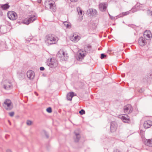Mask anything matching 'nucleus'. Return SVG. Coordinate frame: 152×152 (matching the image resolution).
<instances>
[{
    "mask_svg": "<svg viewBox=\"0 0 152 152\" xmlns=\"http://www.w3.org/2000/svg\"><path fill=\"white\" fill-rule=\"evenodd\" d=\"M58 40V38L56 36L49 34L46 36L45 41L46 44L48 45H49L56 44Z\"/></svg>",
    "mask_w": 152,
    "mask_h": 152,
    "instance_id": "obj_1",
    "label": "nucleus"
},
{
    "mask_svg": "<svg viewBox=\"0 0 152 152\" xmlns=\"http://www.w3.org/2000/svg\"><path fill=\"white\" fill-rule=\"evenodd\" d=\"M45 6L48 9H50L53 12H55L56 7L54 2L52 0H46L45 2Z\"/></svg>",
    "mask_w": 152,
    "mask_h": 152,
    "instance_id": "obj_2",
    "label": "nucleus"
},
{
    "mask_svg": "<svg viewBox=\"0 0 152 152\" xmlns=\"http://www.w3.org/2000/svg\"><path fill=\"white\" fill-rule=\"evenodd\" d=\"M57 56L60 58L61 61H65L68 58L67 53L64 52L63 50H60L58 53Z\"/></svg>",
    "mask_w": 152,
    "mask_h": 152,
    "instance_id": "obj_3",
    "label": "nucleus"
},
{
    "mask_svg": "<svg viewBox=\"0 0 152 152\" xmlns=\"http://www.w3.org/2000/svg\"><path fill=\"white\" fill-rule=\"evenodd\" d=\"M47 64L51 68H55L58 65V61L55 58H52L48 59L47 62Z\"/></svg>",
    "mask_w": 152,
    "mask_h": 152,
    "instance_id": "obj_4",
    "label": "nucleus"
},
{
    "mask_svg": "<svg viewBox=\"0 0 152 152\" xmlns=\"http://www.w3.org/2000/svg\"><path fill=\"white\" fill-rule=\"evenodd\" d=\"M3 106L7 110H10L13 108V105L11 101L9 99H6L4 102Z\"/></svg>",
    "mask_w": 152,
    "mask_h": 152,
    "instance_id": "obj_5",
    "label": "nucleus"
},
{
    "mask_svg": "<svg viewBox=\"0 0 152 152\" xmlns=\"http://www.w3.org/2000/svg\"><path fill=\"white\" fill-rule=\"evenodd\" d=\"M4 88L6 90H9L11 89L12 87L11 82L8 80H4L3 82Z\"/></svg>",
    "mask_w": 152,
    "mask_h": 152,
    "instance_id": "obj_6",
    "label": "nucleus"
},
{
    "mask_svg": "<svg viewBox=\"0 0 152 152\" xmlns=\"http://www.w3.org/2000/svg\"><path fill=\"white\" fill-rule=\"evenodd\" d=\"M7 15L9 18L12 20H16L18 18L17 13L13 11L8 12L7 13Z\"/></svg>",
    "mask_w": 152,
    "mask_h": 152,
    "instance_id": "obj_7",
    "label": "nucleus"
},
{
    "mask_svg": "<svg viewBox=\"0 0 152 152\" xmlns=\"http://www.w3.org/2000/svg\"><path fill=\"white\" fill-rule=\"evenodd\" d=\"M124 113L126 114L131 113L133 111V108L132 106L129 104H128L124 106Z\"/></svg>",
    "mask_w": 152,
    "mask_h": 152,
    "instance_id": "obj_8",
    "label": "nucleus"
},
{
    "mask_svg": "<svg viewBox=\"0 0 152 152\" xmlns=\"http://www.w3.org/2000/svg\"><path fill=\"white\" fill-rule=\"evenodd\" d=\"M143 5L140 4V3H137L130 10V12L132 13L134 12L137 10H142V7Z\"/></svg>",
    "mask_w": 152,
    "mask_h": 152,
    "instance_id": "obj_9",
    "label": "nucleus"
},
{
    "mask_svg": "<svg viewBox=\"0 0 152 152\" xmlns=\"http://www.w3.org/2000/svg\"><path fill=\"white\" fill-rule=\"evenodd\" d=\"M36 19V17L35 16L33 15L30 16L29 18L24 20L23 22L26 24L28 25L29 23L33 22Z\"/></svg>",
    "mask_w": 152,
    "mask_h": 152,
    "instance_id": "obj_10",
    "label": "nucleus"
},
{
    "mask_svg": "<svg viewBox=\"0 0 152 152\" xmlns=\"http://www.w3.org/2000/svg\"><path fill=\"white\" fill-rule=\"evenodd\" d=\"M26 75L28 78L30 80H32L34 77L35 74L34 72L31 70L27 71Z\"/></svg>",
    "mask_w": 152,
    "mask_h": 152,
    "instance_id": "obj_11",
    "label": "nucleus"
},
{
    "mask_svg": "<svg viewBox=\"0 0 152 152\" xmlns=\"http://www.w3.org/2000/svg\"><path fill=\"white\" fill-rule=\"evenodd\" d=\"M144 37L146 40H149L151 37V34L150 31L146 30L144 31L143 34Z\"/></svg>",
    "mask_w": 152,
    "mask_h": 152,
    "instance_id": "obj_12",
    "label": "nucleus"
},
{
    "mask_svg": "<svg viewBox=\"0 0 152 152\" xmlns=\"http://www.w3.org/2000/svg\"><path fill=\"white\" fill-rule=\"evenodd\" d=\"M138 44L139 45L142 46H143L146 44V41L145 39L143 37H140L138 40Z\"/></svg>",
    "mask_w": 152,
    "mask_h": 152,
    "instance_id": "obj_13",
    "label": "nucleus"
},
{
    "mask_svg": "<svg viewBox=\"0 0 152 152\" xmlns=\"http://www.w3.org/2000/svg\"><path fill=\"white\" fill-rule=\"evenodd\" d=\"M117 127V123L115 121H113L111 122L110 125V131L112 132L115 131Z\"/></svg>",
    "mask_w": 152,
    "mask_h": 152,
    "instance_id": "obj_14",
    "label": "nucleus"
},
{
    "mask_svg": "<svg viewBox=\"0 0 152 152\" xmlns=\"http://www.w3.org/2000/svg\"><path fill=\"white\" fill-rule=\"evenodd\" d=\"M85 54L83 51H80L78 52L77 57V59L79 61H81L85 56Z\"/></svg>",
    "mask_w": 152,
    "mask_h": 152,
    "instance_id": "obj_15",
    "label": "nucleus"
},
{
    "mask_svg": "<svg viewBox=\"0 0 152 152\" xmlns=\"http://www.w3.org/2000/svg\"><path fill=\"white\" fill-rule=\"evenodd\" d=\"M80 38V37L76 34H74L73 36L70 37V40L75 42H77Z\"/></svg>",
    "mask_w": 152,
    "mask_h": 152,
    "instance_id": "obj_16",
    "label": "nucleus"
},
{
    "mask_svg": "<svg viewBox=\"0 0 152 152\" xmlns=\"http://www.w3.org/2000/svg\"><path fill=\"white\" fill-rule=\"evenodd\" d=\"M143 125L145 128H148L152 125V121L149 120L146 121L144 122Z\"/></svg>",
    "mask_w": 152,
    "mask_h": 152,
    "instance_id": "obj_17",
    "label": "nucleus"
},
{
    "mask_svg": "<svg viewBox=\"0 0 152 152\" xmlns=\"http://www.w3.org/2000/svg\"><path fill=\"white\" fill-rule=\"evenodd\" d=\"M120 118L124 123H128L130 121V118L127 115H126V116L121 115Z\"/></svg>",
    "mask_w": 152,
    "mask_h": 152,
    "instance_id": "obj_18",
    "label": "nucleus"
},
{
    "mask_svg": "<svg viewBox=\"0 0 152 152\" xmlns=\"http://www.w3.org/2000/svg\"><path fill=\"white\" fill-rule=\"evenodd\" d=\"M107 5L106 4L104 3H101L99 5V9L102 12L105 11L107 8Z\"/></svg>",
    "mask_w": 152,
    "mask_h": 152,
    "instance_id": "obj_19",
    "label": "nucleus"
},
{
    "mask_svg": "<svg viewBox=\"0 0 152 152\" xmlns=\"http://www.w3.org/2000/svg\"><path fill=\"white\" fill-rule=\"evenodd\" d=\"M76 94H75L73 92H70L67 95V98L68 100L71 101L72 98L74 96H76Z\"/></svg>",
    "mask_w": 152,
    "mask_h": 152,
    "instance_id": "obj_20",
    "label": "nucleus"
},
{
    "mask_svg": "<svg viewBox=\"0 0 152 152\" xmlns=\"http://www.w3.org/2000/svg\"><path fill=\"white\" fill-rule=\"evenodd\" d=\"M145 143L147 146L152 147V140L146 139L145 141Z\"/></svg>",
    "mask_w": 152,
    "mask_h": 152,
    "instance_id": "obj_21",
    "label": "nucleus"
},
{
    "mask_svg": "<svg viewBox=\"0 0 152 152\" xmlns=\"http://www.w3.org/2000/svg\"><path fill=\"white\" fill-rule=\"evenodd\" d=\"M10 7L8 4H1V8L3 10H5L8 9Z\"/></svg>",
    "mask_w": 152,
    "mask_h": 152,
    "instance_id": "obj_22",
    "label": "nucleus"
},
{
    "mask_svg": "<svg viewBox=\"0 0 152 152\" xmlns=\"http://www.w3.org/2000/svg\"><path fill=\"white\" fill-rule=\"evenodd\" d=\"M77 11L78 12V14L79 15H84V13L81 10L80 8L79 7H77Z\"/></svg>",
    "mask_w": 152,
    "mask_h": 152,
    "instance_id": "obj_23",
    "label": "nucleus"
},
{
    "mask_svg": "<svg viewBox=\"0 0 152 152\" xmlns=\"http://www.w3.org/2000/svg\"><path fill=\"white\" fill-rule=\"evenodd\" d=\"M129 13V11H127L125 12H123L121 14H120L118 16V17H122L123 16L127 15Z\"/></svg>",
    "mask_w": 152,
    "mask_h": 152,
    "instance_id": "obj_24",
    "label": "nucleus"
},
{
    "mask_svg": "<svg viewBox=\"0 0 152 152\" xmlns=\"http://www.w3.org/2000/svg\"><path fill=\"white\" fill-rule=\"evenodd\" d=\"M75 135L76 136V138L75 139V142H78L80 137V136L79 134L75 133Z\"/></svg>",
    "mask_w": 152,
    "mask_h": 152,
    "instance_id": "obj_25",
    "label": "nucleus"
},
{
    "mask_svg": "<svg viewBox=\"0 0 152 152\" xmlns=\"http://www.w3.org/2000/svg\"><path fill=\"white\" fill-rule=\"evenodd\" d=\"M91 46V45H88L87 46H86L85 47L84 49L85 51L88 52L90 50Z\"/></svg>",
    "mask_w": 152,
    "mask_h": 152,
    "instance_id": "obj_26",
    "label": "nucleus"
},
{
    "mask_svg": "<svg viewBox=\"0 0 152 152\" xmlns=\"http://www.w3.org/2000/svg\"><path fill=\"white\" fill-rule=\"evenodd\" d=\"M42 134L45 135L46 138H48L49 137V136L48 134L45 130H43L42 132Z\"/></svg>",
    "mask_w": 152,
    "mask_h": 152,
    "instance_id": "obj_27",
    "label": "nucleus"
},
{
    "mask_svg": "<svg viewBox=\"0 0 152 152\" xmlns=\"http://www.w3.org/2000/svg\"><path fill=\"white\" fill-rule=\"evenodd\" d=\"M64 25L67 28H70L71 27V26L70 24H68L66 22H65L64 23Z\"/></svg>",
    "mask_w": 152,
    "mask_h": 152,
    "instance_id": "obj_28",
    "label": "nucleus"
},
{
    "mask_svg": "<svg viewBox=\"0 0 152 152\" xmlns=\"http://www.w3.org/2000/svg\"><path fill=\"white\" fill-rule=\"evenodd\" d=\"M93 11V9L92 8H91V9H88L87 10V12L88 13V14H90V15H92V12Z\"/></svg>",
    "mask_w": 152,
    "mask_h": 152,
    "instance_id": "obj_29",
    "label": "nucleus"
},
{
    "mask_svg": "<svg viewBox=\"0 0 152 152\" xmlns=\"http://www.w3.org/2000/svg\"><path fill=\"white\" fill-rule=\"evenodd\" d=\"M32 37H30V38H28L26 39V43H28L32 39Z\"/></svg>",
    "mask_w": 152,
    "mask_h": 152,
    "instance_id": "obj_30",
    "label": "nucleus"
},
{
    "mask_svg": "<svg viewBox=\"0 0 152 152\" xmlns=\"http://www.w3.org/2000/svg\"><path fill=\"white\" fill-rule=\"evenodd\" d=\"M79 113L80 114V115H82L83 114H85V112L84 110H83V109H82L81 110L79 111Z\"/></svg>",
    "mask_w": 152,
    "mask_h": 152,
    "instance_id": "obj_31",
    "label": "nucleus"
},
{
    "mask_svg": "<svg viewBox=\"0 0 152 152\" xmlns=\"http://www.w3.org/2000/svg\"><path fill=\"white\" fill-rule=\"evenodd\" d=\"M93 11L92 12V15H96V14L97 13V11L95 9H93Z\"/></svg>",
    "mask_w": 152,
    "mask_h": 152,
    "instance_id": "obj_32",
    "label": "nucleus"
},
{
    "mask_svg": "<svg viewBox=\"0 0 152 152\" xmlns=\"http://www.w3.org/2000/svg\"><path fill=\"white\" fill-rule=\"evenodd\" d=\"M48 113H51L52 112V109L50 107L46 109Z\"/></svg>",
    "mask_w": 152,
    "mask_h": 152,
    "instance_id": "obj_33",
    "label": "nucleus"
},
{
    "mask_svg": "<svg viewBox=\"0 0 152 152\" xmlns=\"http://www.w3.org/2000/svg\"><path fill=\"white\" fill-rule=\"evenodd\" d=\"M147 13L150 16H151L152 15V11L149 10H148Z\"/></svg>",
    "mask_w": 152,
    "mask_h": 152,
    "instance_id": "obj_34",
    "label": "nucleus"
},
{
    "mask_svg": "<svg viewBox=\"0 0 152 152\" xmlns=\"http://www.w3.org/2000/svg\"><path fill=\"white\" fill-rule=\"evenodd\" d=\"M32 123V122L30 120H27L26 122V124L28 126L31 125Z\"/></svg>",
    "mask_w": 152,
    "mask_h": 152,
    "instance_id": "obj_35",
    "label": "nucleus"
},
{
    "mask_svg": "<svg viewBox=\"0 0 152 152\" xmlns=\"http://www.w3.org/2000/svg\"><path fill=\"white\" fill-rule=\"evenodd\" d=\"M106 56L104 53H102L101 55V58L102 59H103L104 57H106Z\"/></svg>",
    "mask_w": 152,
    "mask_h": 152,
    "instance_id": "obj_36",
    "label": "nucleus"
},
{
    "mask_svg": "<svg viewBox=\"0 0 152 152\" xmlns=\"http://www.w3.org/2000/svg\"><path fill=\"white\" fill-rule=\"evenodd\" d=\"M14 114V112H11L9 113V115L11 117H12L13 116Z\"/></svg>",
    "mask_w": 152,
    "mask_h": 152,
    "instance_id": "obj_37",
    "label": "nucleus"
},
{
    "mask_svg": "<svg viewBox=\"0 0 152 152\" xmlns=\"http://www.w3.org/2000/svg\"><path fill=\"white\" fill-rule=\"evenodd\" d=\"M45 69V68L43 67H41L40 68V70L41 71H43Z\"/></svg>",
    "mask_w": 152,
    "mask_h": 152,
    "instance_id": "obj_38",
    "label": "nucleus"
},
{
    "mask_svg": "<svg viewBox=\"0 0 152 152\" xmlns=\"http://www.w3.org/2000/svg\"><path fill=\"white\" fill-rule=\"evenodd\" d=\"M110 18L112 20H114L115 18L114 17L112 16L111 15H110Z\"/></svg>",
    "mask_w": 152,
    "mask_h": 152,
    "instance_id": "obj_39",
    "label": "nucleus"
},
{
    "mask_svg": "<svg viewBox=\"0 0 152 152\" xmlns=\"http://www.w3.org/2000/svg\"><path fill=\"white\" fill-rule=\"evenodd\" d=\"M113 152H121L118 149H115L114 151Z\"/></svg>",
    "mask_w": 152,
    "mask_h": 152,
    "instance_id": "obj_40",
    "label": "nucleus"
},
{
    "mask_svg": "<svg viewBox=\"0 0 152 152\" xmlns=\"http://www.w3.org/2000/svg\"><path fill=\"white\" fill-rule=\"evenodd\" d=\"M72 2H76L77 0H70Z\"/></svg>",
    "mask_w": 152,
    "mask_h": 152,
    "instance_id": "obj_41",
    "label": "nucleus"
},
{
    "mask_svg": "<svg viewBox=\"0 0 152 152\" xmlns=\"http://www.w3.org/2000/svg\"><path fill=\"white\" fill-rule=\"evenodd\" d=\"M3 15V13L2 12H0V15Z\"/></svg>",
    "mask_w": 152,
    "mask_h": 152,
    "instance_id": "obj_42",
    "label": "nucleus"
},
{
    "mask_svg": "<svg viewBox=\"0 0 152 152\" xmlns=\"http://www.w3.org/2000/svg\"><path fill=\"white\" fill-rule=\"evenodd\" d=\"M35 94L37 96V95H38L37 92H35Z\"/></svg>",
    "mask_w": 152,
    "mask_h": 152,
    "instance_id": "obj_43",
    "label": "nucleus"
},
{
    "mask_svg": "<svg viewBox=\"0 0 152 152\" xmlns=\"http://www.w3.org/2000/svg\"><path fill=\"white\" fill-rule=\"evenodd\" d=\"M7 151L8 152H11V151L10 150H7Z\"/></svg>",
    "mask_w": 152,
    "mask_h": 152,
    "instance_id": "obj_44",
    "label": "nucleus"
},
{
    "mask_svg": "<svg viewBox=\"0 0 152 152\" xmlns=\"http://www.w3.org/2000/svg\"><path fill=\"white\" fill-rule=\"evenodd\" d=\"M41 0H39V3H40L41 2Z\"/></svg>",
    "mask_w": 152,
    "mask_h": 152,
    "instance_id": "obj_45",
    "label": "nucleus"
},
{
    "mask_svg": "<svg viewBox=\"0 0 152 152\" xmlns=\"http://www.w3.org/2000/svg\"><path fill=\"white\" fill-rule=\"evenodd\" d=\"M136 9H136V8H135V9H134V10H136Z\"/></svg>",
    "mask_w": 152,
    "mask_h": 152,
    "instance_id": "obj_46",
    "label": "nucleus"
},
{
    "mask_svg": "<svg viewBox=\"0 0 152 152\" xmlns=\"http://www.w3.org/2000/svg\"><path fill=\"white\" fill-rule=\"evenodd\" d=\"M109 15L110 16V15H111L109 14Z\"/></svg>",
    "mask_w": 152,
    "mask_h": 152,
    "instance_id": "obj_47",
    "label": "nucleus"
}]
</instances>
